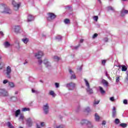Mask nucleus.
<instances>
[{"label":"nucleus","instance_id":"obj_1","mask_svg":"<svg viewBox=\"0 0 128 128\" xmlns=\"http://www.w3.org/2000/svg\"><path fill=\"white\" fill-rule=\"evenodd\" d=\"M0 12H4L5 14H12V10L4 4H2L0 6Z\"/></svg>","mask_w":128,"mask_h":128},{"label":"nucleus","instance_id":"obj_2","mask_svg":"<svg viewBox=\"0 0 128 128\" xmlns=\"http://www.w3.org/2000/svg\"><path fill=\"white\" fill-rule=\"evenodd\" d=\"M84 80L86 82V84L88 88H86V92H88V94H92V90L90 88V84L88 83V82L86 79H84Z\"/></svg>","mask_w":128,"mask_h":128},{"label":"nucleus","instance_id":"obj_3","mask_svg":"<svg viewBox=\"0 0 128 128\" xmlns=\"http://www.w3.org/2000/svg\"><path fill=\"white\" fill-rule=\"evenodd\" d=\"M12 72V68L10 66H8L6 69V74L8 78H10V73Z\"/></svg>","mask_w":128,"mask_h":128},{"label":"nucleus","instance_id":"obj_4","mask_svg":"<svg viewBox=\"0 0 128 128\" xmlns=\"http://www.w3.org/2000/svg\"><path fill=\"white\" fill-rule=\"evenodd\" d=\"M0 96H8V92L4 89H0Z\"/></svg>","mask_w":128,"mask_h":128},{"label":"nucleus","instance_id":"obj_5","mask_svg":"<svg viewBox=\"0 0 128 128\" xmlns=\"http://www.w3.org/2000/svg\"><path fill=\"white\" fill-rule=\"evenodd\" d=\"M66 87L70 90H72L76 88V84L74 83L70 82L66 84Z\"/></svg>","mask_w":128,"mask_h":128},{"label":"nucleus","instance_id":"obj_6","mask_svg":"<svg viewBox=\"0 0 128 128\" xmlns=\"http://www.w3.org/2000/svg\"><path fill=\"white\" fill-rule=\"evenodd\" d=\"M12 4L13 6L14 7V10H18V8L20 6V3L17 4L14 0L12 1Z\"/></svg>","mask_w":128,"mask_h":128},{"label":"nucleus","instance_id":"obj_7","mask_svg":"<svg viewBox=\"0 0 128 128\" xmlns=\"http://www.w3.org/2000/svg\"><path fill=\"white\" fill-rule=\"evenodd\" d=\"M44 56V52L42 51L38 52V53H36L34 55L35 58H36L40 59L41 58Z\"/></svg>","mask_w":128,"mask_h":128},{"label":"nucleus","instance_id":"obj_8","mask_svg":"<svg viewBox=\"0 0 128 128\" xmlns=\"http://www.w3.org/2000/svg\"><path fill=\"white\" fill-rule=\"evenodd\" d=\"M48 20H54L56 18V16L54 13H48Z\"/></svg>","mask_w":128,"mask_h":128},{"label":"nucleus","instance_id":"obj_9","mask_svg":"<svg viewBox=\"0 0 128 128\" xmlns=\"http://www.w3.org/2000/svg\"><path fill=\"white\" fill-rule=\"evenodd\" d=\"M48 104H46L44 105L43 106V110H44V114H48Z\"/></svg>","mask_w":128,"mask_h":128},{"label":"nucleus","instance_id":"obj_10","mask_svg":"<svg viewBox=\"0 0 128 128\" xmlns=\"http://www.w3.org/2000/svg\"><path fill=\"white\" fill-rule=\"evenodd\" d=\"M44 64L48 68H50V63L48 61V60L45 59L44 60Z\"/></svg>","mask_w":128,"mask_h":128},{"label":"nucleus","instance_id":"obj_11","mask_svg":"<svg viewBox=\"0 0 128 128\" xmlns=\"http://www.w3.org/2000/svg\"><path fill=\"white\" fill-rule=\"evenodd\" d=\"M69 72L71 74V78L74 80L76 79V74H74V72L72 70V69H69Z\"/></svg>","mask_w":128,"mask_h":128},{"label":"nucleus","instance_id":"obj_12","mask_svg":"<svg viewBox=\"0 0 128 128\" xmlns=\"http://www.w3.org/2000/svg\"><path fill=\"white\" fill-rule=\"evenodd\" d=\"M102 82L104 86H106V88L108 86V82L106 80L103 79L102 80Z\"/></svg>","mask_w":128,"mask_h":128},{"label":"nucleus","instance_id":"obj_13","mask_svg":"<svg viewBox=\"0 0 128 128\" xmlns=\"http://www.w3.org/2000/svg\"><path fill=\"white\" fill-rule=\"evenodd\" d=\"M14 30L15 32H16V34H18V32H20V26H16L14 28Z\"/></svg>","mask_w":128,"mask_h":128},{"label":"nucleus","instance_id":"obj_14","mask_svg":"<svg viewBox=\"0 0 128 128\" xmlns=\"http://www.w3.org/2000/svg\"><path fill=\"white\" fill-rule=\"evenodd\" d=\"M112 118H116V107H114L112 112Z\"/></svg>","mask_w":128,"mask_h":128},{"label":"nucleus","instance_id":"obj_15","mask_svg":"<svg viewBox=\"0 0 128 128\" xmlns=\"http://www.w3.org/2000/svg\"><path fill=\"white\" fill-rule=\"evenodd\" d=\"M128 13V10H126L124 9H123L121 11V16H124V14H127Z\"/></svg>","mask_w":128,"mask_h":128},{"label":"nucleus","instance_id":"obj_16","mask_svg":"<svg viewBox=\"0 0 128 128\" xmlns=\"http://www.w3.org/2000/svg\"><path fill=\"white\" fill-rule=\"evenodd\" d=\"M26 124L28 126H30L32 124V120L30 119V118H28L26 120Z\"/></svg>","mask_w":128,"mask_h":128},{"label":"nucleus","instance_id":"obj_17","mask_svg":"<svg viewBox=\"0 0 128 128\" xmlns=\"http://www.w3.org/2000/svg\"><path fill=\"white\" fill-rule=\"evenodd\" d=\"M34 20V17L30 14H29L28 17V22H32Z\"/></svg>","mask_w":128,"mask_h":128},{"label":"nucleus","instance_id":"obj_18","mask_svg":"<svg viewBox=\"0 0 128 128\" xmlns=\"http://www.w3.org/2000/svg\"><path fill=\"white\" fill-rule=\"evenodd\" d=\"M88 128H94V126L92 125V122H90L88 120V122H87V124H86Z\"/></svg>","mask_w":128,"mask_h":128},{"label":"nucleus","instance_id":"obj_19","mask_svg":"<svg viewBox=\"0 0 128 128\" xmlns=\"http://www.w3.org/2000/svg\"><path fill=\"white\" fill-rule=\"evenodd\" d=\"M4 46L6 48H10V44L8 42H4Z\"/></svg>","mask_w":128,"mask_h":128},{"label":"nucleus","instance_id":"obj_20","mask_svg":"<svg viewBox=\"0 0 128 128\" xmlns=\"http://www.w3.org/2000/svg\"><path fill=\"white\" fill-rule=\"evenodd\" d=\"M20 110H18L15 112V116H16V118H18V115H20Z\"/></svg>","mask_w":128,"mask_h":128},{"label":"nucleus","instance_id":"obj_21","mask_svg":"<svg viewBox=\"0 0 128 128\" xmlns=\"http://www.w3.org/2000/svg\"><path fill=\"white\" fill-rule=\"evenodd\" d=\"M98 88L100 90V92H101V94H104L106 92V91H104V88H102V86H99Z\"/></svg>","mask_w":128,"mask_h":128},{"label":"nucleus","instance_id":"obj_22","mask_svg":"<svg viewBox=\"0 0 128 128\" xmlns=\"http://www.w3.org/2000/svg\"><path fill=\"white\" fill-rule=\"evenodd\" d=\"M6 124H7L8 128H14V126H12V123H10V122H8L6 123Z\"/></svg>","mask_w":128,"mask_h":128},{"label":"nucleus","instance_id":"obj_23","mask_svg":"<svg viewBox=\"0 0 128 128\" xmlns=\"http://www.w3.org/2000/svg\"><path fill=\"white\" fill-rule=\"evenodd\" d=\"M121 66L122 68V72H126L128 68H126V66L122 65Z\"/></svg>","mask_w":128,"mask_h":128},{"label":"nucleus","instance_id":"obj_24","mask_svg":"<svg viewBox=\"0 0 128 128\" xmlns=\"http://www.w3.org/2000/svg\"><path fill=\"white\" fill-rule=\"evenodd\" d=\"M8 86L10 88H14V83L12 82H8Z\"/></svg>","mask_w":128,"mask_h":128},{"label":"nucleus","instance_id":"obj_25","mask_svg":"<svg viewBox=\"0 0 128 128\" xmlns=\"http://www.w3.org/2000/svg\"><path fill=\"white\" fill-rule=\"evenodd\" d=\"M88 122V120H82L81 121V124H86Z\"/></svg>","mask_w":128,"mask_h":128},{"label":"nucleus","instance_id":"obj_26","mask_svg":"<svg viewBox=\"0 0 128 128\" xmlns=\"http://www.w3.org/2000/svg\"><path fill=\"white\" fill-rule=\"evenodd\" d=\"M120 126H122V128H126L128 126V124L126 123H122Z\"/></svg>","mask_w":128,"mask_h":128},{"label":"nucleus","instance_id":"obj_27","mask_svg":"<svg viewBox=\"0 0 128 128\" xmlns=\"http://www.w3.org/2000/svg\"><path fill=\"white\" fill-rule=\"evenodd\" d=\"M30 110V108H22V112H29Z\"/></svg>","mask_w":128,"mask_h":128},{"label":"nucleus","instance_id":"obj_28","mask_svg":"<svg viewBox=\"0 0 128 128\" xmlns=\"http://www.w3.org/2000/svg\"><path fill=\"white\" fill-rule=\"evenodd\" d=\"M95 120L96 122H98V120H100V116H98L97 114H95Z\"/></svg>","mask_w":128,"mask_h":128},{"label":"nucleus","instance_id":"obj_29","mask_svg":"<svg viewBox=\"0 0 128 128\" xmlns=\"http://www.w3.org/2000/svg\"><path fill=\"white\" fill-rule=\"evenodd\" d=\"M22 41L23 42H24V44H28V38H23L22 39Z\"/></svg>","mask_w":128,"mask_h":128},{"label":"nucleus","instance_id":"obj_30","mask_svg":"<svg viewBox=\"0 0 128 128\" xmlns=\"http://www.w3.org/2000/svg\"><path fill=\"white\" fill-rule=\"evenodd\" d=\"M120 120L118 118H116L114 120V123L116 124H120Z\"/></svg>","mask_w":128,"mask_h":128},{"label":"nucleus","instance_id":"obj_31","mask_svg":"<svg viewBox=\"0 0 128 128\" xmlns=\"http://www.w3.org/2000/svg\"><path fill=\"white\" fill-rule=\"evenodd\" d=\"M62 38V36L58 35L56 36V40H61Z\"/></svg>","mask_w":128,"mask_h":128},{"label":"nucleus","instance_id":"obj_32","mask_svg":"<svg viewBox=\"0 0 128 128\" xmlns=\"http://www.w3.org/2000/svg\"><path fill=\"white\" fill-rule=\"evenodd\" d=\"M107 10H114V8H112L110 6H109L107 7Z\"/></svg>","mask_w":128,"mask_h":128},{"label":"nucleus","instance_id":"obj_33","mask_svg":"<svg viewBox=\"0 0 128 128\" xmlns=\"http://www.w3.org/2000/svg\"><path fill=\"white\" fill-rule=\"evenodd\" d=\"M50 96H56V94H54V91H50Z\"/></svg>","mask_w":128,"mask_h":128},{"label":"nucleus","instance_id":"obj_34","mask_svg":"<svg viewBox=\"0 0 128 128\" xmlns=\"http://www.w3.org/2000/svg\"><path fill=\"white\" fill-rule=\"evenodd\" d=\"M54 58L56 62H58V60H60V58L58 57V56H54Z\"/></svg>","mask_w":128,"mask_h":128},{"label":"nucleus","instance_id":"obj_35","mask_svg":"<svg viewBox=\"0 0 128 128\" xmlns=\"http://www.w3.org/2000/svg\"><path fill=\"white\" fill-rule=\"evenodd\" d=\"M64 24H70V20H68V19H66V20H64Z\"/></svg>","mask_w":128,"mask_h":128},{"label":"nucleus","instance_id":"obj_36","mask_svg":"<svg viewBox=\"0 0 128 128\" xmlns=\"http://www.w3.org/2000/svg\"><path fill=\"white\" fill-rule=\"evenodd\" d=\"M24 115L21 114L19 118L20 120H24Z\"/></svg>","mask_w":128,"mask_h":128},{"label":"nucleus","instance_id":"obj_37","mask_svg":"<svg viewBox=\"0 0 128 128\" xmlns=\"http://www.w3.org/2000/svg\"><path fill=\"white\" fill-rule=\"evenodd\" d=\"M94 20H96V22H98V16H94Z\"/></svg>","mask_w":128,"mask_h":128},{"label":"nucleus","instance_id":"obj_38","mask_svg":"<svg viewBox=\"0 0 128 128\" xmlns=\"http://www.w3.org/2000/svg\"><path fill=\"white\" fill-rule=\"evenodd\" d=\"M56 128H64V126L63 125H60L56 126Z\"/></svg>","mask_w":128,"mask_h":128},{"label":"nucleus","instance_id":"obj_39","mask_svg":"<svg viewBox=\"0 0 128 128\" xmlns=\"http://www.w3.org/2000/svg\"><path fill=\"white\" fill-rule=\"evenodd\" d=\"M110 100L111 102H114L115 100H114V97L112 96V97H110Z\"/></svg>","mask_w":128,"mask_h":128},{"label":"nucleus","instance_id":"obj_40","mask_svg":"<svg viewBox=\"0 0 128 128\" xmlns=\"http://www.w3.org/2000/svg\"><path fill=\"white\" fill-rule=\"evenodd\" d=\"M106 60H102V64H103V66H104L106 64Z\"/></svg>","mask_w":128,"mask_h":128},{"label":"nucleus","instance_id":"obj_41","mask_svg":"<svg viewBox=\"0 0 128 128\" xmlns=\"http://www.w3.org/2000/svg\"><path fill=\"white\" fill-rule=\"evenodd\" d=\"M55 86H56V88H59L60 87V84H58V82H56L55 83Z\"/></svg>","mask_w":128,"mask_h":128},{"label":"nucleus","instance_id":"obj_42","mask_svg":"<svg viewBox=\"0 0 128 128\" xmlns=\"http://www.w3.org/2000/svg\"><path fill=\"white\" fill-rule=\"evenodd\" d=\"M8 80H4L3 81V84H8Z\"/></svg>","mask_w":128,"mask_h":128},{"label":"nucleus","instance_id":"obj_43","mask_svg":"<svg viewBox=\"0 0 128 128\" xmlns=\"http://www.w3.org/2000/svg\"><path fill=\"white\" fill-rule=\"evenodd\" d=\"M86 112H90V108L88 107L86 109Z\"/></svg>","mask_w":128,"mask_h":128},{"label":"nucleus","instance_id":"obj_44","mask_svg":"<svg viewBox=\"0 0 128 128\" xmlns=\"http://www.w3.org/2000/svg\"><path fill=\"white\" fill-rule=\"evenodd\" d=\"M12 102H16V97H12Z\"/></svg>","mask_w":128,"mask_h":128},{"label":"nucleus","instance_id":"obj_45","mask_svg":"<svg viewBox=\"0 0 128 128\" xmlns=\"http://www.w3.org/2000/svg\"><path fill=\"white\" fill-rule=\"evenodd\" d=\"M123 102H124V104H128V100H124Z\"/></svg>","mask_w":128,"mask_h":128},{"label":"nucleus","instance_id":"obj_46","mask_svg":"<svg viewBox=\"0 0 128 128\" xmlns=\"http://www.w3.org/2000/svg\"><path fill=\"white\" fill-rule=\"evenodd\" d=\"M96 36H98V34H94L93 35L92 38H96Z\"/></svg>","mask_w":128,"mask_h":128},{"label":"nucleus","instance_id":"obj_47","mask_svg":"<svg viewBox=\"0 0 128 128\" xmlns=\"http://www.w3.org/2000/svg\"><path fill=\"white\" fill-rule=\"evenodd\" d=\"M106 76H107V78L110 80V75L108 74V72H106Z\"/></svg>","mask_w":128,"mask_h":128},{"label":"nucleus","instance_id":"obj_48","mask_svg":"<svg viewBox=\"0 0 128 128\" xmlns=\"http://www.w3.org/2000/svg\"><path fill=\"white\" fill-rule=\"evenodd\" d=\"M116 82H120V77H116Z\"/></svg>","mask_w":128,"mask_h":128},{"label":"nucleus","instance_id":"obj_49","mask_svg":"<svg viewBox=\"0 0 128 128\" xmlns=\"http://www.w3.org/2000/svg\"><path fill=\"white\" fill-rule=\"evenodd\" d=\"M38 62L39 64H42V60H39L38 61Z\"/></svg>","mask_w":128,"mask_h":128},{"label":"nucleus","instance_id":"obj_50","mask_svg":"<svg viewBox=\"0 0 128 128\" xmlns=\"http://www.w3.org/2000/svg\"><path fill=\"white\" fill-rule=\"evenodd\" d=\"M32 92H36V94H38V91H36L34 89H32Z\"/></svg>","mask_w":128,"mask_h":128},{"label":"nucleus","instance_id":"obj_51","mask_svg":"<svg viewBox=\"0 0 128 128\" xmlns=\"http://www.w3.org/2000/svg\"><path fill=\"white\" fill-rule=\"evenodd\" d=\"M94 104H100V100H98L97 102L95 101Z\"/></svg>","mask_w":128,"mask_h":128},{"label":"nucleus","instance_id":"obj_52","mask_svg":"<svg viewBox=\"0 0 128 128\" xmlns=\"http://www.w3.org/2000/svg\"><path fill=\"white\" fill-rule=\"evenodd\" d=\"M126 74L127 75V76L126 77V80H128V71L126 72Z\"/></svg>","mask_w":128,"mask_h":128},{"label":"nucleus","instance_id":"obj_53","mask_svg":"<svg viewBox=\"0 0 128 128\" xmlns=\"http://www.w3.org/2000/svg\"><path fill=\"white\" fill-rule=\"evenodd\" d=\"M40 126H44V122H41Z\"/></svg>","mask_w":128,"mask_h":128},{"label":"nucleus","instance_id":"obj_54","mask_svg":"<svg viewBox=\"0 0 128 128\" xmlns=\"http://www.w3.org/2000/svg\"><path fill=\"white\" fill-rule=\"evenodd\" d=\"M0 34H1L2 36H4V32L2 31H0Z\"/></svg>","mask_w":128,"mask_h":128},{"label":"nucleus","instance_id":"obj_55","mask_svg":"<svg viewBox=\"0 0 128 128\" xmlns=\"http://www.w3.org/2000/svg\"><path fill=\"white\" fill-rule=\"evenodd\" d=\"M106 124V122L105 120L102 121V125H104V124Z\"/></svg>","mask_w":128,"mask_h":128},{"label":"nucleus","instance_id":"obj_56","mask_svg":"<svg viewBox=\"0 0 128 128\" xmlns=\"http://www.w3.org/2000/svg\"><path fill=\"white\" fill-rule=\"evenodd\" d=\"M84 42V39L80 40V42Z\"/></svg>","mask_w":128,"mask_h":128},{"label":"nucleus","instance_id":"obj_57","mask_svg":"<svg viewBox=\"0 0 128 128\" xmlns=\"http://www.w3.org/2000/svg\"><path fill=\"white\" fill-rule=\"evenodd\" d=\"M28 61L26 60L25 62H24V64H28Z\"/></svg>","mask_w":128,"mask_h":128},{"label":"nucleus","instance_id":"obj_58","mask_svg":"<svg viewBox=\"0 0 128 128\" xmlns=\"http://www.w3.org/2000/svg\"><path fill=\"white\" fill-rule=\"evenodd\" d=\"M18 91H16V92H15V94H18Z\"/></svg>","mask_w":128,"mask_h":128},{"label":"nucleus","instance_id":"obj_59","mask_svg":"<svg viewBox=\"0 0 128 128\" xmlns=\"http://www.w3.org/2000/svg\"><path fill=\"white\" fill-rule=\"evenodd\" d=\"M78 48V46H76L75 49L76 50V48Z\"/></svg>","mask_w":128,"mask_h":128},{"label":"nucleus","instance_id":"obj_60","mask_svg":"<svg viewBox=\"0 0 128 128\" xmlns=\"http://www.w3.org/2000/svg\"><path fill=\"white\" fill-rule=\"evenodd\" d=\"M98 2H100V3H101V2H102L100 1V0H98Z\"/></svg>","mask_w":128,"mask_h":128},{"label":"nucleus","instance_id":"obj_61","mask_svg":"<svg viewBox=\"0 0 128 128\" xmlns=\"http://www.w3.org/2000/svg\"><path fill=\"white\" fill-rule=\"evenodd\" d=\"M40 82H42V80H40Z\"/></svg>","mask_w":128,"mask_h":128},{"label":"nucleus","instance_id":"obj_62","mask_svg":"<svg viewBox=\"0 0 128 128\" xmlns=\"http://www.w3.org/2000/svg\"><path fill=\"white\" fill-rule=\"evenodd\" d=\"M123 0L124 2H126V0Z\"/></svg>","mask_w":128,"mask_h":128},{"label":"nucleus","instance_id":"obj_63","mask_svg":"<svg viewBox=\"0 0 128 128\" xmlns=\"http://www.w3.org/2000/svg\"><path fill=\"white\" fill-rule=\"evenodd\" d=\"M20 128H22V126H20Z\"/></svg>","mask_w":128,"mask_h":128},{"label":"nucleus","instance_id":"obj_64","mask_svg":"<svg viewBox=\"0 0 128 128\" xmlns=\"http://www.w3.org/2000/svg\"><path fill=\"white\" fill-rule=\"evenodd\" d=\"M119 67L120 68V66H119Z\"/></svg>","mask_w":128,"mask_h":128}]
</instances>
